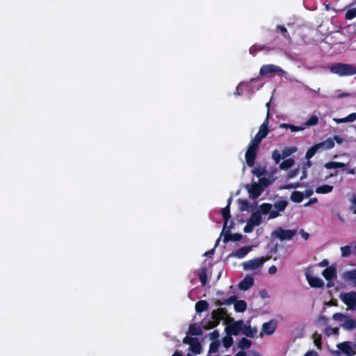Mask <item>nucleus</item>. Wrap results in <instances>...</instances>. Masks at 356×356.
<instances>
[{"instance_id": "1", "label": "nucleus", "mask_w": 356, "mask_h": 356, "mask_svg": "<svg viewBox=\"0 0 356 356\" xmlns=\"http://www.w3.org/2000/svg\"><path fill=\"white\" fill-rule=\"evenodd\" d=\"M266 106L268 108L266 118L260 126L259 131L254 138L250 141L248 148L245 152V161L247 165L250 167L254 165L259 146L261 140L266 138L269 132L268 126L269 122L270 102H267Z\"/></svg>"}, {"instance_id": "2", "label": "nucleus", "mask_w": 356, "mask_h": 356, "mask_svg": "<svg viewBox=\"0 0 356 356\" xmlns=\"http://www.w3.org/2000/svg\"><path fill=\"white\" fill-rule=\"evenodd\" d=\"M222 216L224 218L222 234H224V242L228 241H237L241 240L243 236L240 234H229V229L232 226V222L229 221L230 212L229 204L221 210Z\"/></svg>"}, {"instance_id": "3", "label": "nucleus", "mask_w": 356, "mask_h": 356, "mask_svg": "<svg viewBox=\"0 0 356 356\" xmlns=\"http://www.w3.org/2000/svg\"><path fill=\"white\" fill-rule=\"evenodd\" d=\"M274 181L272 177H263L259 179L258 182H254L251 185L248 186V190L250 193V197L252 199H256L263 192L264 188L271 184Z\"/></svg>"}, {"instance_id": "4", "label": "nucleus", "mask_w": 356, "mask_h": 356, "mask_svg": "<svg viewBox=\"0 0 356 356\" xmlns=\"http://www.w3.org/2000/svg\"><path fill=\"white\" fill-rule=\"evenodd\" d=\"M330 70L340 76L356 74V67L350 64L336 63L330 67Z\"/></svg>"}, {"instance_id": "5", "label": "nucleus", "mask_w": 356, "mask_h": 356, "mask_svg": "<svg viewBox=\"0 0 356 356\" xmlns=\"http://www.w3.org/2000/svg\"><path fill=\"white\" fill-rule=\"evenodd\" d=\"M338 350L335 352L337 356H339L341 353L345 354L347 356H353L356 355V340L355 342L345 341L339 343L337 345Z\"/></svg>"}, {"instance_id": "6", "label": "nucleus", "mask_w": 356, "mask_h": 356, "mask_svg": "<svg viewBox=\"0 0 356 356\" xmlns=\"http://www.w3.org/2000/svg\"><path fill=\"white\" fill-rule=\"evenodd\" d=\"M275 74H280L282 76H285L286 74V72L283 70L280 67L273 64L264 65L261 66L259 70V75L261 76H271Z\"/></svg>"}, {"instance_id": "7", "label": "nucleus", "mask_w": 356, "mask_h": 356, "mask_svg": "<svg viewBox=\"0 0 356 356\" xmlns=\"http://www.w3.org/2000/svg\"><path fill=\"white\" fill-rule=\"evenodd\" d=\"M259 78H252L249 81L241 82L236 87V91L234 95L238 96L243 95L245 93L252 94L254 92V88L251 86V83L259 81Z\"/></svg>"}, {"instance_id": "8", "label": "nucleus", "mask_w": 356, "mask_h": 356, "mask_svg": "<svg viewBox=\"0 0 356 356\" xmlns=\"http://www.w3.org/2000/svg\"><path fill=\"white\" fill-rule=\"evenodd\" d=\"M267 259L264 257L254 258L243 262L242 266L245 270H253L261 267Z\"/></svg>"}, {"instance_id": "9", "label": "nucleus", "mask_w": 356, "mask_h": 356, "mask_svg": "<svg viewBox=\"0 0 356 356\" xmlns=\"http://www.w3.org/2000/svg\"><path fill=\"white\" fill-rule=\"evenodd\" d=\"M184 343L189 345L188 350L191 353L194 355L200 353L202 346L197 338L187 336L184 339Z\"/></svg>"}, {"instance_id": "10", "label": "nucleus", "mask_w": 356, "mask_h": 356, "mask_svg": "<svg viewBox=\"0 0 356 356\" xmlns=\"http://www.w3.org/2000/svg\"><path fill=\"white\" fill-rule=\"evenodd\" d=\"M323 276L327 280V287L334 286V280L337 278V268L334 266H330L326 268L322 273Z\"/></svg>"}, {"instance_id": "11", "label": "nucleus", "mask_w": 356, "mask_h": 356, "mask_svg": "<svg viewBox=\"0 0 356 356\" xmlns=\"http://www.w3.org/2000/svg\"><path fill=\"white\" fill-rule=\"evenodd\" d=\"M296 232L291 229H284L282 228H277L273 232V235L281 241L290 240L295 235Z\"/></svg>"}, {"instance_id": "12", "label": "nucleus", "mask_w": 356, "mask_h": 356, "mask_svg": "<svg viewBox=\"0 0 356 356\" xmlns=\"http://www.w3.org/2000/svg\"><path fill=\"white\" fill-rule=\"evenodd\" d=\"M277 322L275 319H272L268 322L262 325L261 335H270L274 333L277 327Z\"/></svg>"}, {"instance_id": "13", "label": "nucleus", "mask_w": 356, "mask_h": 356, "mask_svg": "<svg viewBox=\"0 0 356 356\" xmlns=\"http://www.w3.org/2000/svg\"><path fill=\"white\" fill-rule=\"evenodd\" d=\"M242 329L243 321H238L227 325L225 327V332L231 335H237L241 332Z\"/></svg>"}, {"instance_id": "14", "label": "nucleus", "mask_w": 356, "mask_h": 356, "mask_svg": "<svg viewBox=\"0 0 356 356\" xmlns=\"http://www.w3.org/2000/svg\"><path fill=\"white\" fill-rule=\"evenodd\" d=\"M305 276L309 284L312 287L321 288L323 286L324 282L322 279L313 276L309 272H307Z\"/></svg>"}, {"instance_id": "15", "label": "nucleus", "mask_w": 356, "mask_h": 356, "mask_svg": "<svg viewBox=\"0 0 356 356\" xmlns=\"http://www.w3.org/2000/svg\"><path fill=\"white\" fill-rule=\"evenodd\" d=\"M222 314V310L218 312H213L211 316V321H209L207 325H205V327L208 329L213 328L217 326L220 322L221 318V315Z\"/></svg>"}, {"instance_id": "16", "label": "nucleus", "mask_w": 356, "mask_h": 356, "mask_svg": "<svg viewBox=\"0 0 356 356\" xmlns=\"http://www.w3.org/2000/svg\"><path fill=\"white\" fill-rule=\"evenodd\" d=\"M254 278L251 275H246L238 284V288L242 291H247L252 286Z\"/></svg>"}, {"instance_id": "17", "label": "nucleus", "mask_w": 356, "mask_h": 356, "mask_svg": "<svg viewBox=\"0 0 356 356\" xmlns=\"http://www.w3.org/2000/svg\"><path fill=\"white\" fill-rule=\"evenodd\" d=\"M253 246H244L230 254L231 257L242 259L245 257L252 249Z\"/></svg>"}, {"instance_id": "18", "label": "nucleus", "mask_w": 356, "mask_h": 356, "mask_svg": "<svg viewBox=\"0 0 356 356\" xmlns=\"http://www.w3.org/2000/svg\"><path fill=\"white\" fill-rule=\"evenodd\" d=\"M342 278L356 286V269L345 271L342 274Z\"/></svg>"}, {"instance_id": "19", "label": "nucleus", "mask_w": 356, "mask_h": 356, "mask_svg": "<svg viewBox=\"0 0 356 356\" xmlns=\"http://www.w3.org/2000/svg\"><path fill=\"white\" fill-rule=\"evenodd\" d=\"M342 327L348 330L353 331L356 330V321L353 318H351L348 316L346 318L344 322L342 324Z\"/></svg>"}, {"instance_id": "20", "label": "nucleus", "mask_w": 356, "mask_h": 356, "mask_svg": "<svg viewBox=\"0 0 356 356\" xmlns=\"http://www.w3.org/2000/svg\"><path fill=\"white\" fill-rule=\"evenodd\" d=\"M317 145L319 147V149L327 150V149H330L334 147V142L332 138H330L321 143H317Z\"/></svg>"}, {"instance_id": "21", "label": "nucleus", "mask_w": 356, "mask_h": 356, "mask_svg": "<svg viewBox=\"0 0 356 356\" xmlns=\"http://www.w3.org/2000/svg\"><path fill=\"white\" fill-rule=\"evenodd\" d=\"M333 186L328 184H323L316 188L315 192L318 194H328L332 192Z\"/></svg>"}, {"instance_id": "22", "label": "nucleus", "mask_w": 356, "mask_h": 356, "mask_svg": "<svg viewBox=\"0 0 356 356\" xmlns=\"http://www.w3.org/2000/svg\"><path fill=\"white\" fill-rule=\"evenodd\" d=\"M248 221H250L252 224L259 226L261 224L262 222V216L255 211L252 213L250 218L248 219Z\"/></svg>"}, {"instance_id": "23", "label": "nucleus", "mask_w": 356, "mask_h": 356, "mask_svg": "<svg viewBox=\"0 0 356 356\" xmlns=\"http://www.w3.org/2000/svg\"><path fill=\"white\" fill-rule=\"evenodd\" d=\"M333 120L337 124L345 123V122H353L356 120V113H353L348 116L343 118H333Z\"/></svg>"}, {"instance_id": "24", "label": "nucleus", "mask_w": 356, "mask_h": 356, "mask_svg": "<svg viewBox=\"0 0 356 356\" xmlns=\"http://www.w3.org/2000/svg\"><path fill=\"white\" fill-rule=\"evenodd\" d=\"M272 207V204L268 203H264L261 204L256 211L259 212V213H260V215L262 216V215H266L269 213Z\"/></svg>"}, {"instance_id": "25", "label": "nucleus", "mask_w": 356, "mask_h": 356, "mask_svg": "<svg viewBox=\"0 0 356 356\" xmlns=\"http://www.w3.org/2000/svg\"><path fill=\"white\" fill-rule=\"evenodd\" d=\"M243 334L249 337H253L254 334L257 332V330L256 327L252 328L250 325H244L243 324V329L241 330Z\"/></svg>"}, {"instance_id": "26", "label": "nucleus", "mask_w": 356, "mask_h": 356, "mask_svg": "<svg viewBox=\"0 0 356 356\" xmlns=\"http://www.w3.org/2000/svg\"><path fill=\"white\" fill-rule=\"evenodd\" d=\"M252 172L254 175L259 178L266 177V169L265 166H257L252 169Z\"/></svg>"}, {"instance_id": "27", "label": "nucleus", "mask_w": 356, "mask_h": 356, "mask_svg": "<svg viewBox=\"0 0 356 356\" xmlns=\"http://www.w3.org/2000/svg\"><path fill=\"white\" fill-rule=\"evenodd\" d=\"M290 199L293 202L300 203L304 199V193L298 191H293L291 194Z\"/></svg>"}, {"instance_id": "28", "label": "nucleus", "mask_w": 356, "mask_h": 356, "mask_svg": "<svg viewBox=\"0 0 356 356\" xmlns=\"http://www.w3.org/2000/svg\"><path fill=\"white\" fill-rule=\"evenodd\" d=\"M220 343L218 340H215V341H212L209 346V351L208 355L213 356V354L217 353L218 351V349L220 348Z\"/></svg>"}, {"instance_id": "29", "label": "nucleus", "mask_w": 356, "mask_h": 356, "mask_svg": "<svg viewBox=\"0 0 356 356\" xmlns=\"http://www.w3.org/2000/svg\"><path fill=\"white\" fill-rule=\"evenodd\" d=\"M234 309L237 312H243L246 309L247 304L245 301L240 300L234 302Z\"/></svg>"}, {"instance_id": "30", "label": "nucleus", "mask_w": 356, "mask_h": 356, "mask_svg": "<svg viewBox=\"0 0 356 356\" xmlns=\"http://www.w3.org/2000/svg\"><path fill=\"white\" fill-rule=\"evenodd\" d=\"M346 166V165L345 163L337 161L328 162L326 163L324 165V167L327 169L344 168Z\"/></svg>"}, {"instance_id": "31", "label": "nucleus", "mask_w": 356, "mask_h": 356, "mask_svg": "<svg viewBox=\"0 0 356 356\" xmlns=\"http://www.w3.org/2000/svg\"><path fill=\"white\" fill-rule=\"evenodd\" d=\"M288 203L286 200H280L275 202L274 208L280 212L284 211Z\"/></svg>"}, {"instance_id": "32", "label": "nucleus", "mask_w": 356, "mask_h": 356, "mask_svg": "<svg viewBox=\"0 0 356 356\" xmlns=\"http://www.w3.org/2000/svg\"><path fill=\"white\" fill-rule=\"evenodd\" d=\"M207 269L203 267L200 269L199 273V277L202 286H204L207 283Z\"/></svg>"}, {"instance_id": "33", "label": "nucleus", "mask_w": 356, "mask_h": 356, "mask_svg": "<svg viewBox=\"0 0 356 356\" xmlns=\"http://www.w3.org/2000/svg\"><path fill=\"white\" fill-rule=\"evenodd\" d=\"M232 336V335L230 334L227 333V335L222 339V344L226 349L230 348L233 344V339Z\"/></svg>"}, {"instance_id": "34", "label": "nucleus", "mask_w": 356, "mask_h": 356, "mask_svg": "<svg viewBox=\"0 0 356 356\" xmlns=\"http://www.w3.org/2000/svg\"><path fill=\"white\" fill-rule=\"evenodd\" d=\"M208 303L204 300L198 301L195 304V309L197 312H202L205 311L208 308Z\"/></svg>"}, {"instance_id": "35", "label": "nucleus", "mask_w": 356, "mask_h": 356, "mask_svg": "<svg viewBox=\"0 0 356 356\" xmlns=\"http://www.w3.org/2000/svg\"><path fill=\"white\" fill-rule=\"evenodd\" d=\"M252 345V342L250 340H248L245 338H243L238 342V346L239 348L244 350L248 349Z\"/></svg>"}, {"instance_id": "36", "label": "nucleus", "mask_w": 356, "mask_h": 356, "mask_svg": "<svg viewBox=\"0 0 356 356\" xmlns=\"http://www.w3.org/2000/svg\"><path fill=\"white\" fill-rule=\"evenodd\" d=\"M318 150L320 149L317 144L310 147L305 154L306 159L309 160L316 153Z\"/></svg>"}, {"instance_id": "37", "label": "nucleus", "mask_w": 356, "mask_h": 356, "mask_svg": "<svg viewBox=\"0 0 356 356\" xmlns=\"http://www.w3.org/2000/svg\"><path fill=\"white\" fill-rule=\"evenodd\" d=\"M293 164L294 160L293 159H289L282 162L280 165V168L282 170H287L293 165Z\"/></svg>"}, {"instance_id": "38", "label": "nucleus", "mask_w": 356, "mask_h": 356, "mask_svg": "<svg viewBox=\"0 0 356 356\" xmlns=\"http://www.w3.org/2000/svg\"><path fill=\"white\" fill-rule=\"evenodd\" d=\"M318 122V118L317 115H312L309 118V120L305 122V123L304 124V127H310V126H314L316 124H317Z\"/></svg>"}, {"instance_id": "39", "label": "nucleus", "mask_w": 356, "mask_h": 356, "mask_svg": "<svg viewBox=\"0 0 356 356\" xmlns=\"http://www.w3.org/2000/svg\"><path fill=\"white\" fill-rule=\"evenodd\" d=\"M297 151L296 147H286L282 151V156L284 158L287 157Z\"/></svg>"}, {"instance_id": "40", "label": "nucleus", "mask_w": 356, "mask_h": 356, "mask_svg": "<svg viewBox=\"0 0 356 356\" xmlns=\"http://www.w3.org/2000/svg\"><path fill=\"white\" fill-rule=\"evenodd\" d=\"M356 17V6L352 8H350L346 13V19H352Z\"/></svg>"}, {"instance_id": "41", "label": "nucleus", "mask_w": 356, "mask_h": 356, "mask_svg": "<svg viewBox=\"0 0 356 356\" xmlns=\"http://www.w3.org/2000/svg\"><path fill=\"white\" fill-rule=\"evenodd\" d=\"M341 256L343 257H348L351 253V248L349 245H345L341 248Z\"/></svg>"}, {"instance_id": "42", "label": "nucleus", "mask_w": 356, "mask_h": 356, "mask_svg": "<svg viewBox=\"0 0 356 356\" xmlns=\"http://www.w3.org/2000/svg\"><path fill=\"white\" fill-rule=\"evenodd\" d=\"M314 343L315 346L318 348L321 349V337L320 334L315 333L314 335Z\"/></svg>"}, {"instance_id": "43", "label": "nucleus", "mask_w": 356, "mask_h": 356, "mask_svg": "<svg viewBox=\"0 0 356 356\" xmlns=\"http://www.w3.org/2000/svg\"><path fill=\"white\" fill-rule=\"evenodd\" d=\"M254 227L257 226L252 224L250 221L248 220L245 226L244 227L243 231L245 233H250L253 231Z\"/></svg>"}, {"instance_id": "44", "label": "nucleus", "mask_w": 356, "mask_h": 356, "mask_svg": "<svg viewBox=\"0 0 356 356\" xmlns=\"http://www.w3.org/2000/svg\"><path fill=\"white\" fill-rule=\"evenodd\" d=\"M348 316L341 313H336L333 315L332 318L335 321H340L344 322Z\"/></svg>"}, {"instance_id": "45", "label": "nucleus", "mask_w": 356, "mask_h": 356, "mask_svg": "<svg viewBox=\"0 0 356 356\" xmlns=\"http://www.w3.org/2000/svg\"><path fill=\"white\" fill-rule=\"evenodd\" d=\"M272 158L276 163H279L281 160V154L277 150H275L273 152Z\"/></svg>"}, {"instance_id": "46", "label": "nucleus", "mask_w": 356, "mask_h": 356, "mask_svg": "<svg viewBox=\"0 0 356 356\" xmlns=\"http://www.w3.org/2000/svg\"><path fill=\"white\" fill-rule=\"evenodd\" d=\"M298 173H299L298 169L292 170L288 173V175L286 176V179H293V178L296 177L298 175Z\"/></svg>"}, {"instance_id": "47", "label": "nucleus", "mask_w": 356, "mask_h": 356, "mask_svg": "<svg viewBox=\"0 0 356 356\" xmlns=\"http://www.w3.org/2000/svg\"><path fill=\"white\" fill-rule=\"evenodd\" d=\"M280 215V212L277 209L270 210L268 216V219H273L278 217Z\"/></svg>"}, {"instance_id": "48", "label": "nucleus", "mask_w": 356, "mask_h": 356, "mask_svg": "<svg viewBox=\"0 0 356 356\" xmlns=\"http://www.w3.org/2000/svg\"><path fill=\"white\" fill-rule=\"evenodd\" d=\"M289 129H290L291 131L296 132L299 131H303L305 129V127L304 126H295L293 124H290Z\"/></svg>"}, {"instance_id": "49", "label": "nucleus", "mask_w": 356, "mask_h": 356, "mask_svg": "<svg viewBox=\"0 0 356 356\" xmlns=\"http://www.w3.org/2000/svg\"><path fill=\"white\" fill-rule=\"evenodd\" d=\"M301 186V184L299 182L294 183V184H289L283 187L284 189H292V188H297Z\"/></svg>"}, {"instance_id": "50", "label": "nucleus", "mask_w": 356, "mask_h": 356, "mask_svg": "<svg viewBox=\"0 0 356 356\" xmlns=\"http://www.w3.org/2000/svg\"><path fill=\"white\" fill-rule=\"evenodd\" d=\"M325 334L327 336H330L331 334H337V329L332 328V327H327L325 329Z\"/></svg>"}, {"instance_id": "51", "label": "nucleus", "mask_w": 356, "mask_h": 356, "mask_svg": "<svg viewBox=\"0 0 356 356\" xmlns=\"http://www.w3.org/2000/svg\"><path fill=\"white\" fill-rule=\"evenodd\" d=\"M303 193L304 197H309L314 194V191L312 189H307Z\"/></svg>"}, {"instance_id": "52", "label": "nucleus", "mask_w": 356, "mask_h": 356, "mask_svg": "<svg viewBox=\"0 0 356 356\" xmlns=\"http://www.w3.org/2000/svg\"><path fill=\"white\" fill-rule=\"evenodd\" d=\"M300 234L301 235L302 238L305 240H307L309 237V234L307 232H305L303 229H301L300 231Z\"/></svg>"}, {"instance_id": "53", "label": "nucleus", "mask_w": 356, "mask_h": 356, "mask_svg": "<svg viewBox=\"0 0 356 356\" xmlns=\"http://www.w3.org/2000/svg\"><path fill=\"white\" fill-rule=\"evenodd\" d=\"M304 356H318V354L316 351L312 350L307 352L304 355Z\"/></svg>"}, {"instance_id": "54", "label": "nucleus", "mask_w": 356, "mask_h": 356, "mask_svg": "<svg viewBox=\"0 0 356 356\" xmlns=\"http://www.w3.org/2000/svg\"><path fill=\"white\" fill-rule=\"evenodd\" d=\"M317 198L316 197H314V198H311L305 204V207H309L310 206L311 204H315L316 202H317Z\"/></svg>"}, {"instance_id": "55", "label": "nucleus", "mask_w": 356, "mask_h": 356, "mask_svg": "<svg viewBox=\"0 0 356 356\" xmlns=\"http://www.w3.org/2000/svg\"><path fill=\"white\" fill-rule=\"evenodd\" d=\"M276 272H277V268H276V266H271L268 268V273H269V274H270V275L275 274Z\"/></svg>"}, {"instance_id": "56", "label": "nucleus", "mask_w": 356, "mask_h": 356, "mask_svg": "<svg viewBox=\"0 0 356 356\" xmlns=\"http://www.w3.org/2000/svg\"><path fill=\"white\" fill-rule=\"evenodd\" d=\"M259 296L262 298H266L268 297V292L266 290L259 291Z\"/></svg>"}, {"instance_id": "57", "label": "nucleus", "mask_w": 356, "mask_h": 356, "mask_svg": "<svg viewBox=\"0 0 356 356\" xmlns=\"http://www.w3.org/2000/svg\"><path fill=\"white\" fill-rule=\"evenodd\" d=\"M333 140H334V142L336 141L339 144L342 143L343 141V139L341 137L339 136H335L334 137Z\"/></svg>"}, {"instance_id": "58", "label": "nucleus", "mask_w": 356, "mask_h": 356, "mask_svg": "<svg viewBox=\"0 0 356 356\" xmlns=\"http://www.w3.org/2000/svg\"><path fill=\"white\" fill-rule=\"evenodd\" d=\"M278 30H280L281 32L285 34V36L286 37L287 31L286 29L284 26H278L277 28Z\"/></svg>"}, {"instance_id": "59", "label": "nucleus", "mask_w": 356, "mask_h": 356, "mask_svg": "<svg viewBox=\"0 0 356 356\" xmlns=\"http://www.w3.org/2000/svg\"><path fill=\"white\" fill-rule=\"evenodd\" d=\"M348 96H350V94L346 93V92H341V93H339V95H337L338 98H343V97H348Z\"/></svg>"}, {"instance_id": "60", "label": "nucleus", "mask_w": 356, "mask_h": 356, "mask_svg": "<svg viewBox=\"0 0 356 356\" xmlns=\"http://www.w3.org/2000/svg\"><path fill=\"white\" fill-rule=\"evenodd\" d=\"M307 177V172L305 169H303L302 175L300 177V180H303Z\"/></svg>"}, {"instance_id": "61", "label": "nucleus", "mask_w": 356, "mask_h": 356, "mask_svg": "<svg viewBox=\"0 0 356 356\" xmlns=\"http://www.w3.org/2000/svg\"><path fill=\"white\" fill-rule=\"evenodd\" d=\"M328 264H329L328 261H327V260H326V259H324V260H323V261L320 263V266L323 267V266H327V265H328Z\"/></svg>"}, {"instance_id": "62", "label": "nucleus", "mask_w": 356, "mask_h": 356, "mask_svg": "<svg viewBox=\"0 0 356 356\" xmlns=\"http://www.w3.org/2000/svg\"><path fill=\"white\" fill-rule=\"evenodd\" d=\"M289 126H290V124L282 123L280 125V127L282 128V129H289Z\"/></svg>"}, {"instance_id": "63", "label": "nucleus", "mask_w": 356, "mask_h": 356, "mask_svg": "<svg viewBox=\"0 0 356 356\" xmlns=\"http://www.w3.org/2000/svg\"><path fill=\"white\" fill-rule=\"evenodd\" d=\"M235 356H246V353L243 351H240L237 353Z\"/></svg>"}, {"instance_id": "64", "label": "nucleus", "mask_w": 356, "mask_h": 356, "mask_svg": "<svg viewBox=\"0 0 356 356\" xmlns=\"http://www.w3.org/2000/svg\"><path fill=\"white\" fill-rule=\"evenodd\" d=\"M250 356H261L259 353L252 351L250 353Z\"/></svg>"}]
</instances>
